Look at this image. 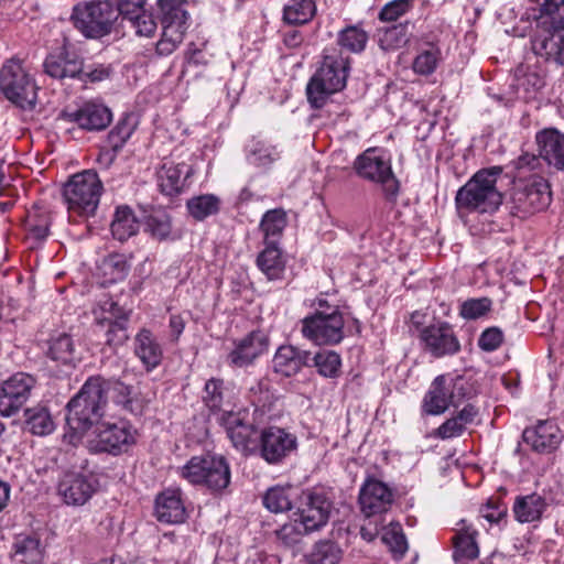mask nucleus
<instances>
[{"instance_id":"f257e3e1","label":"nucleus","mask_w":564,"mask_h":564,"mask_svg":"<svg viewBox=\"0 0 564 564\" xmlns=\"http://www.w3.org/2000/svg\"><path fill=\"white\" fill-rule=\"evenodd\" d=\"M501 166H491L476 172L462 186L455 197L458 210L468 213H494L502 204V193L498 185L502 177Z\"/></svg>"},{"instance_id":"f03ea898","label":"nucleus","mask_w":564,"mask_h":564,"mask_svg":"<svg viewBox=\"0 0 564 564\" xmlns=\"http://www.w3.org/2000/svg\"><path fill=\"white\" fill-rule=\"evenodd\" d=\"M105 380L100 377L89 378L79 392L67 404L66 421L77 433H89L98 423L106 405Z\"/></svg>"},{"instance_id":"7ed1b4c3","label":"nucleus","mask_w":564,"mask_h":564,"mask_svg":"<svg viewBox=\"0 0 564 564\" xmlns=\"http://www.w3.org/2000/svg\"><path fill=\"white\" fill-rule=\"evenodd\" d=\"M349 72V59L340 53L326 54L306 86L307 100L315 109L322 108L328 98L343 90Z\"/></svg>"},{"instance_id":"20e7f679","label":"nucleus","mask_w":564,"mask_h":564,"mask_svg":"<svg viewBox=\"0 0 564 564\" xmlns=\"http://www.w3.org/2000/svg\"><path fill=\"white\" fill-rule=\"evenodd\" d=\"M117 20V10L109 0L79 1L73 7L70 21L87 39L108 35Z\"/></svg>"},{"instance_id":"39448f33","label":"nucleus","mask_w":564,"mask_h":564,"mask_svg":"<svg viewBox=\"0 0 564 564\" xmlns=\"http://www.w3.org/2000/svg\"><path fill=\"white\" fill-rule=\"evenodd\" d=\"M102 191V182L98 174L86 170L69 178L64 185L63 196L70 213L90 217L98 208Z\"/></svg>"},{"instance_id":"423d86ee","label":"nucleus","mask_w":564,"mask_h":564,"mask_svg":"<svg viewBox=\"0 0 564 564\" xmlns=\"http://www.w3.org/2000/svg\"><path fill=\"white\" fill-rule=\"evenodd\" d=\"M137 431L129 421H101L87 435V448L91 453L119 455L135 443Z\"/></svg>"},{"instance_id":"0eeeda50","label":"nucleus","mask_w":564,"mask_h":564,"mask_svg":"<svg viewBox=\"0 0 564 564\" xmlns=\"http://www.w3.org/2000/svg\"><path fill=\"white\" fill-rule=\"evenodd\" d=\"M180 475L192 485H200L213 492H219L230 482V468L223 456H194L183 467Z\"/></svg>"},{"instance_id":"6e6552de","label":"nucleus","mask_w":564,"mask_h":564,"mask_svg":"<svg viewBox=\"0 0 564 564\" xmlns=\"http://www.w3.org/2000/svg\"><path fill=\"white\" fill-rule=\"evenodd\" d=\"M356 174L369 182L380 184L388 199H394L399 193V181L391 165V159L383 149L369 148L359 154L355 162Z\"/></svg>"},{"instance_id":"1a4fd4ad","label":"nucleus","mask_w":564,"mask_h":564,"mask_svg":"<svg viewBox=\"0 0 564 564\" xmlns=\"http://www.w3.org/2000/svg\"><path fill=\"white\" fill-rule=\"evenodd\" d=\"M0 89L14 105L31 110L36 104V86L20 59H11L0 70Z\"/></svg>"},{"instance_id":"9d476101","label":"nucleus","mask_w":564,"mask_h":564,"mask_svg":"<svg viewBox=\"0 0 564 564\" xmlns=\"http://www.w3.org/2000/svg\"><path fill=\"white\" fill-rule=\"evenodd\" d=\"M467 393L468 387L463 379L437 376L423 398L422 411L427 415L443 414L449 406H459Z\"/></svg>"},{"instance_id":"9b49d317","label":"nucleus","mask_w":564,"mask_h":564,"mask_svg":"<svg viewBox=\"0 0 564 564\" xmlns=\"http://www.w3.org/2000/svg\"><path fill=\"white\" fill-rule=\"evenodd\" d=\"M552 200V193L547 181L533 175L528 181H518L511 194L512 214L527 217L544 210Z\"/></svg>"},{"instance_id":"f8f14e48","label":"nucleus","mask_w":564,"mask_h":564,"mask_svg":"<svg viewBox=\"0 0 564 564\" xmlns=\"http://www.w3.org/2000/svg\"><path fill=\"white\" fill-rule=\"evenodd\" d=\"M344 318L337 310L316 312L302 321V334L317 345H337L344 339Z\"/></svg>"},{"instance_id":"ddd939ff","label":"nucleus","mask_w":564,"mask_h":564,"mask_svg":"<svg viewBox=\"0 0 564 564\" xmlns=\"http://www.w3.org/2000/svg\"><path fill=\"white\" fill-rule=\"evenodd\" d=\"M533 53L547 63L564 66V25L540 19L531 39Z\"/></svg>"},{"instance_id":"4468645a","label":"nucleus","mask_w":564,"mask_h":564,"mask_svg":"<svg viewBox=\"0 0 564 564\" xmlns=\"http://www.w3.org/2000/svg\"><path fill=\"white\" fill-rule=\"evenodd\" d=\"M333 507L330 494L323 488H315L303 492L297 511L304 531L313 532L325 527L329 520Z\"/></svg>"},{"instance_id":"2eb2a0df","label":"nucleus","mask_w":564,"mask_h":564,"mask_svg":"<svg viewBox=\"0 0 564 564\" xmlns=\"http://www.w3.org/2000/svg\"><path fill=\"white\" fill-rule=\"evenodd\" d=\"M297 447L294 434L278 426H269L260 433V456L271 465H278Z\"/></svg>"},{"instance_id":"dca6fc26","label":"nucleus","mask_w":564,"mask_h":564,"mask_svg":"<svg viewBox=\"0 0 564 564\" xmlns=\"http://www.w3.org/2000/svg\"><path fill=\"white\" fill-rule=\"evenodd\" d=\"M162 34L158 41L155 51L160 56H169L183 42L189 28V14L187 10L160 13Z\"/></svg>"},{"instance_id":"f3484780","label":"nucleus","mask_w":564,"mask_h":564,"mask_svg":"<svg viewBox=\"0 0 564 564\" xmlns=\"http://www.w3.org/2000/svg\"><path fill=\"white\" fill-rule=\"evenodd\" d=\"M420 338L425 349L436 358L455 355L460 350L459 340L447 322L438 321L424 327Z\"/></svg>"},{"instance_id":"a211bd4d","label":"nucleus","mask_w":564,"mask_h":564,"mask_svg":"<svg viewBox=\"0 0 564 564\" xmlns=\"http://www.w3.org/2000/svg\"><path fill=\"white\" fill-rule=\"evenodd\" d=\"M217 420L237 449L245 452L254 444L258 432L247 411H223Z\"/></svg>"},{"instance_id":"6ab92c4d","label":"nucleus","mask_w":564,"mask_h":564,"mask_svg":"<svg viewBox=\"0 0 564 564\" xmlns=\"http://www.w3.org/2000/svg\"><path fill=\"white\" fill-rule=\"evenodd\" d=\"M392 502V490L378 479L369 478L360 488L359 505L366 517L388 511Z\"/></svg>"},{"instance_id":"aec40b11","label":"nucleus","mask_w":564,"mask_h":564,"mask_svg":"<svg viewBox=\"0 0 564 564\" xmlns=\"http://www.w3.org/2000/svg\"><path fill=\"white\" fill-rule=\"evenodd\" d=\"M96 491V480L91 476L77 473L65 474L57 486V492L69 506L85 505Z\"/></svg>"},{"instance_id":"412c9836","label":"nucleus","mask_w":564,"mask_h":564,"mask_svg":"<svg viewBox=\"0 0 564 564\" xmlns=\"http://www.w3.org/2000/svg\"><path fill=\"white\" fill-rule=\"evenodd\" d=\"M63 118L89 131L106 129L111 122L110 110L100 104L87 102L74 111H64Z\"/></svg>"},{"instance_id":"4be33fe9","label":"nucleus","mask_w":564,"mask_h":564,"mask_svg":"<svg viewBox=\"0 0 564 564\" xmlns=\"http://www.w3.org/2000/svg\"><path fill=\"white\" fill-rule=\"evenodd\" d=\"M154 514L158 521L175 524L186 518V509L182 500L180 489H166L159 494L155 499Z\"/></svg>"},{"instance_id":"5701e85b","label":"nucleus","mask_w":564,"mask_h":564,"mask_svg":"<svg viewBox=\"0 0 564 564\" xmlns=\"http://www.w3.org/2000/svg\"><path fill=\"white\" fill-rule=\"evenodd\" d=\"M540 158L557 170H564V134L556 129H544L536 133Z\"/></svg>"},{"instance_id":"b1692460","label":"nucleus","mask_w":564,"mask_h":564,"mask_svg":"<svg viewBox=\"0 0 564 564\" xmlns=\"http://www.w3.org/2000/svg\"><path fill=\"white\" fill-rule=\"evenodd\" d=\"M192 173V166L185 162L164 161L158 171L161 192L169 196L181 193Z\"/></svg>"},{"instance_id":"393cba45","label":"nucleus","mask_w":564,"mask_h":564,"mask_svg":"<svg viewBox=\"0 0 564 564\" xmlns=\"http://www.w3.org/2000/svg\"><path fill=\"white\" fill-rule=\"evenodd\" d=\"M133 349L134 355L148 371L155 369L162 361V346L150 329L139 330L134 337Z\"/></svg>"},{"instance_id":"a878e982","label":"nucleus","mask_w":564,"mask_h":564,"mask_svg":"<svg viewBox=\"0 0 564 564\" xmlns=\"http://www.w3.org/2000/svg\"><path fill=\"white\" fill-rule=\"evenodd\" d=\"M522 438L535 452H550L558 445L560 432L552 422L542 421L534 427L525 429L522 433Z\"/></svg>"},{"instance_id":"bb28decb","label":"nucleus","mask_w":564,"mask_h":564,"mask_svg":"<svg viewBox=\"0 0 564 564\" xmlns=\"http://www.w3.org/2000/svg\"><path fill=\"white\" fill-rule=\"evenodd\" d=\"M44 70L56 79L76 78L82 74V58L66 51L50 54L44 61Z\"/></svg>"},{"instance_id":"cd10ccee","label":"nucleus","mask_w":564,"mask_h":564,"mask_svg":"<svg viewBox=\"0 0 564 564\" xmlns=\"http://www.w3.org/2000/svg\"><path fill=\"white\" fill-rule=\"evenodd\" d=\"M308 351L293 346H281L272 360L274 372L291 377L296 375L303 367H307Z\"/></svg>"},{"instance_id":"c85d7f7f","label":"nucleus","mask_w":564,"mask_h":564,"mask_svg":"<svg viewBox=\"0 0 564 564\" xmlns=\"http://www.w3.org/2000/svg\"><path fill=\"white\" fill-rule=\"evenodd\" d=\"M267 348L264 338L259 333H251L241 339L227 357L234 367H246L253 362Z\"/></svg>"},{"instance_id":"c756f323","label":"nucleus","mask_w":564,"mask_h":564,"mask_svg":"<svg viewBox=\"0 0 564 564\" xmlns=\"http://www.w3.org/2000/svg\"><path fill=\"white\" fill-rule=\"evenodd\" d=\"M547 503L539 494L518 496L513 503L514 518L520 523L539 521L546 510Z\"/></svg>"},{"instance_id":"7c9ffc66","label":"nucleus","mask_w":564,"mask_h":564,"mask_svg":"<svg viewBox=\"0 0 564 564\" xmlns=\"http://www.w3.org/2000/svg\"><path fill=\"white\" fill-rule=\"evenodd\" d=\"M23 429L36 436H46L55 430V423L46 405L36 404L24 410Z\"/></svg>"},{"instance_id":"2f4dec72","label":"nucleus","mask_w":564,"mask_h":564,"mask_svg":"<svg viewBox=\"0 0 564 564\" xmlns=\"http://www.w3.org/2000/svg\"><path fill=\"white\" fill-rule=\"evenodd\" d=\"M13 558L24 564H40L44 556L41 540L34 534H20L13 542Z\"/></svg>"},{"instance_id":"473e14b6","label":"nucleus","mask_w":564,"mask_h":564,"mask_svg":"<svg viewBox=\"0 0 564 564\" xmlns=\"http://www.w3.org/2000/svg\"><path fill=\"white\" fill-rule=\"evenodd\" d=\"M140 228V223L132 210L127 205H120L116 208L110 230L115 239L118 241H127L132 236L137 235Z\"/></svg>"},{"instance_id":"72a5a7b5","label":"nucleus","mask_w":564,"mask_h":564,"mask_svg":"<svg viewBox=\"0 0 564 564\" xmlns=\"http://www.w3.org/2000/svg\"><path fill=\"white\" fill-rule=\"evenodd\" d=\"M299 498V489L294 486H274L269 488L263 496V506L273 513H283L293 508Z\"/></svg>"},{"instance_id":"f704fd0d","label":"nucleus","mask_w":564,"mask_h":564,"mask_svg":"<svg viewBox=\"0 0 564 564\" xmlns=\"http://www.w3.org/2000/svg\"><path fill=\"white\" fill-rule=\"evenodd\" d=\"M257 265L269 280H280L285 271V260L278 245H265L257 258Z\"/></svg>"},{"instance_id":"c9c22d12","label":"nucleus","mask_w":564,"mask_h":564,"mask_svg":"<svg viewBox=\"0 0 564 564\" xmlns=\"http://www.w3.org/2000/svg\"><path fill=\"white\" fill-rule=\"evenodd\" d=\"M459 525L457 533L453 538L455 547L454 558L456 561L462 558L475 560L479 554L476 542L477 531L470 525H467L465 520H462Z\"/></svg>"},{"instance_id":"e433bc0d","label":"nucleus","mask_w":564,"mask_h":564,"mask_svg":"<svg viewBox=\"0 0 564 564\" xmlns=\"http://www.w3.org/2000/svg\"><path fill=\"white\" fill-rule=\"evenodd\" d=\"M281 156L278 147L265 140H252L247 148V161L249 164L260 167L269 169Z\"/></svg>"},{"instance_id":"4c0bfd02","label":"nucleus","mask_w":564,"mask_h":564,"mask_svg":"<svg viewBox=\"0 0 564 564\" xmlns=\"http://www.w3.org/2000/svg\"><path fill=\"white\" fill-rule=\"evenodd\" d=\"M286 224V213L282 208L268 210L260 223L264 245H278Z\"/></svg>"},{"instance_id":"58836bf2","label":"nucleus","mask_w":564,"mask_h":564,"mask_svg":"<svg viewBox=\"0 0 564 564\" xmlns=\"http://www.w3.org/2000/svg\"><path fill=\"white\" fill-rule=\"evenodd\" d=\"M47 356L62 365H72L78 357L73 338L67 334H59L48 341Z\"/></svg>"},{"instance_id":"ea45409f","label":"nucleus","mask_w":564,"mask_h":564,"mask_svg":"<svg viewBox=\"0 0 564 564\" xmlns=\"http://www.w3.org/2000/svg\"><path fill=\"white\" fill-rule=\"evenodd\" d=\"M307 361V367H315L322 377L336 378L339 376L341 359L333 350H321L315 355L308 351Z\"/></svg>"},{"instance_id":"a19ab883","label":"nucleus","mask_w":564,"mask_h":564,"mask_svg":"<svg viewBox=\"0 0 564 564\" xmlns=\"http://www.w3.org/2000/svg\"><path fill=\"white\" fill-rule=\"evenodd\" d=\"M316 13L313 0H290L283 8V21L288 24H305Z\"/></svg>"},{"instance_id":"79ce46f5","label":"nucleus","mask_w":564,"mask_h":564,"mask_svg":"<svg viewBox=\"0 0 564 564\" xmlns=\"http://www.w3.org/2000/svg\"><path fill=\"white\" fill-rule=\"evenodd\" d=\"M145 231L159 241L173 239L171 216L162 209L153 210L145 219Z\"/></svg>"},{"instance_id":"37998d69","label":"nucleus","mask_w":564,"mask_h":564,"mask_svg":"<svg viewBox=\"0 0 564 564\" xmlns=\"http://www.w3.org/2000/svg\"><path fill=\"white\" fill-rule=\"evenodd\" d=\"M409 41V23H399L378 30L379 46L384 51L399 48Z\"/></svg>"},{"instance_id":"c03bdc74","label":"nucleus","mask_w":564,"mask_h":564,"mask_svg":"<svg viewBox=\"0 0 564 564\" xmlns=\"http://www.w3.org/2000/svg\"><path fill=\"white\" fill-rule=\"evenodd\" d=\"M367 42L368 33L360 24L348 25L337 35L338 45L351 53H361L366 48Z\"/></svg>"},{"instance_id":"a18cd8bd","label":"nucleus","mask_w":564,"mask_h":564,"mask_svg":"<svg viewBox=\"0 0 564 564\" xmlns=\"http://www.w3.org/2000/svg\"><path fill=\"white\" fill-rule=\"evenodd\" d=\"M203 400L212 411H226L225 405H230L227 400V389L224 380L212 378L206 381Z\"/></svg>"},{"instance_id":"49530a36","label":"nucleus","mask_w":564,"mask_h":564,"mask_svg":"<svg viewBox=\"0 0 564 564\" xmlns=\"http://www.w3.org/2000/svg\"><path fill=\"white\" fill-rule=\"evenodd\" d=\"M129 268L127 257L122 253H111L100 264L104 276L111 283L123 280L129 272Z\"/></svg>"},{"instance_id":"de8ad7c7","label":"nucleus","mask_w":564,"mask_h":564,"mask_svg":"<svg viewBox=\"0 0 564 564\" xmlns=\"http://www.w3.org/2000/svg\"><path fill=\"white\" fill-rule=\"evenodd\" d=\"M441 50L434 44H427V46L419 52L415 56L412 69L419 75H431L435 72L441 61Z\"/></svg>"},{"instance_id":"09e8293b","label":"nucleus","mask_w":564,"mask_h":564,"mask_svg":"<svg viewBox=\"0 0 564 564\" xmlns=\"http://www.w3.org/2000/svg\"><path fill=\"white\" fill-rule=\"evenodd\" d=\"M186 206L191 216L204 220L219 210V198L213 194L199 195L188 199Z\"/></svg>"},{"instance_id":"8fccbe9b","label":"nucleus","mask_w":564,"mask_h":564,"mask_svg":"<svg viewBox=\"0 0 564 564\" xmlns=\"http://www.w3.org/2000/svg\"><path fill=\"white\" fill-rule=\"evenodd\" d=\"M50 225L51 215L46 209L36 207L28 212L25 227L35 239H45L48 235Z\"/></svg>"},{"instance_id":"3c124183","label":"nucleus","mask_w":564,"mask_h":564,"mask_svg":"<svg viewBox=\"0 0 564 564\" xmlns=\"http://www.w3.org/2000/svg\"><path fill=\"white\" fill-rule=\"evenodd\" d=\"M105 388L112 391L113 401L131 413L140 411L138 401L133 398L132 387L121 381L106 382Z\"/></svg>"},{"instance_id":"603ef678","label":"nucleus","mask_w":564,"mask_h":564,"mask_svg":"<svg viewBox=\"0 0 564 564\" xmlns=\"http://www.w3.org/2000/svg\"><path fill=\"white\" fill-rule=\"evenodd\" d=\"M341 558L340 549L330 541L315 544L308 556V564H338Z\"/></svg>"},{"instance_id":"864d4df0","label":"nucleus","mask_w":564,"mask_h":564,"mask_svg":"<svg viewBox=\"0 0 564 564\" xmlns=\"http://www.w3.org/2000/svg\"><path fill=\"white\" fill-rule=\"evenodd\" d=\"M35 382L34 377L24 372H18L2 383L8 390L14 393L19 401L24 404L30 398L31 391L35 387Z\"/></svg>"},{"instance_id":"5fc2aeb1","label":"nucleus","mask_w":564,"mask_h":564,"mask_svg":"<svg viewBox=\"0 0 564 564\" xmlns=\"http://www.w3.org/2000/svg\"><path fill=\"white\" fill-rule=\"evenodd\" d=\"M492 310L489 297H473L459 304V316L466 321H475L486 316Z\"/></svg>"},{"instance_id":"6e6d98bb","label":"nucleus","mask_w":564,"mask_h":564,"mask_svg":"<svg viewBox=\"0 0 564 564\" xmlns=\"http://www.w3.org/2000/svg\"><path fill=\"white\" fill-rule=\"evenodd\" d=\"M247 397L252 405L259 409L270 406L273 394L269 389L268 380H257L250 383L247 389Z\"/></svg>"},{"instance_id":"4d7b16f0","label":"nucleus","mask_w":564,"mask_h":564,"mask_svg":"<svg viewBox=\"0 0 564 564\" xmlns=\"http://www.w3.org/2000/svg\"><path fill=\"white\" fill-rule=\"evenodd\" d=\"M545 86V74L528 68L518 77V87L529 96L535 95Z\"/></svg>"},{"instance_id":"13d9d810","label":"nucleus","mask_w":564,"mask_h":564,"mask_svg":"<svg viewBox=\"0 0 564 564\" xmlns=\"http://www.w3.org/2000/svg\"><path fill=\"white\" fill-rule=\"evenodd\" d=\"M412 8V0H393L383 6L378 18L382 22H393L408 13Z\"/></svg>"},{"instance_id":"bf43d9fd","label":"nucleus","mask_w":564,"mask_h":564,"mask_svg":"<svg viewBox=\"0 0 564 564\" xmlns=\"http://www.w3.org/2000/svg\"><path fill=\"white\" fill-rule=\"evenodd\" d=\"M304 533L306 532L304 531L300 520L285 523L275 532L279 541L288 547L299 544Z\"/></svg>"},{"instance_id":"052dcab7","label":"nucleus","mask_w":564,"mask_h":564,"mask_svg":"<svg viewBox=\"0 0 564 564\" xmlns=\"http://www.w3.org/2000/svg\"><path fill=\"white\" fill-rule=\"evenodd\" d=\"M128 339L127 317H118L108 323L106 343L109 346H120Z\"/></svg>"},{"instance_id":"680f3d73","label":"nucleus","mask_w":564,"mask_h":564,"mask_svg":"<svg viewBox=\"0 0 564 564\" xmlns=\"http://www.w3.org/2000/svg\"><path fill=\"white\" fill-rule=\"evenodd\" d=\"M131 26L135 30V33L140 36H152L156 31V22L152 13L143 10L137 15H133L130 20Z\"/></svg>"},{"instance_id":"e2e57ef3","label":"nucleus","mask_w":564,"mask_h":564,"mask_svg":"<svg viewBox=\"0 0 564 564\" xmlns=\"http://www.w3.org/2000/svg\"><path fill=\"white\" fill-rule=\"evenodd\" d=\"M540 19L564 25V0H544Z\"/></svg>"},{"instance_id":"0e129e2a","label":"nucleus","mask_w":564,"mask_h":564,"mask_svg":"<svg viewBox=\"0 0 564 564\" xmlns=\"http://www.w3.org/2000/svg\"><path fill=\"white\" fill-rule=\"evenodd\" d=\"M382 539L395 558L402 557L408 551L405 535L400 530L393 528L387 531Z\"/></svg>"},{"instance_id":"69168bd1","label":"nucleus","mask_w":564,"mask_h":564,"mask_svg":"<svg viewBox=\"0 0 564 564\" xmlns=\"http://www.w3.org/2000/svg\"><path fill=\"white\" fill-rule=\"evenodd\" d=\"M503 340V334L498 327L485 329L479 338L478 346L484 351H494L500 347Z\"/></svg>"},{"instance_id":"338daca9","label":"nucleus","mask_w":564,"mask_h":564,"mask_svg":"<svg viewBox=\"0 0 564 564\" xmlns=\"http://www.w3.org/2000/svg\"><path fill=\"white\" fill-rule=\"evenodd\" d=\"M465 430L462 423L452 416L436 429L434 436L441 440H451L462 436Z\"/></svg>"},{"instance_id":"774afa93","label":"nucleus","mask_w":564,"mask_h":564,"mask_svg":"<svg viewBox=\"0 0 564 564\" xmlns=\"http://www.w3.org/2000/svg\"><path fill=\"white\" fill-rule=\"evenodd\" d=\"M23 403L19 401L14 393H12L10 390L3 386V383L0 384V414L4 416H11L13 415Z\"/></svg>"}]
</instances>
